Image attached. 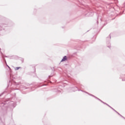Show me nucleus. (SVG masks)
Returning <instances> with one entry per match:
<instances>
[{
  "mask_svg": "<svg viewBox=\"0 0 125 125\" xmlns=\"http://www.w3.org/2000/svg\"><path fill=\"white\" fill-rule=\"evenodd\" d=\"M65 60H67V57L65 56L62 60V62L65 61Z\"/></svg>",
  "mask_w": 125,
  "mask_h": 125,
  "instance_id": "obj_1",
  "label": "nucleus"
}]
</instances>
